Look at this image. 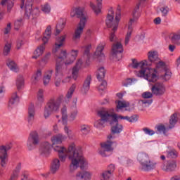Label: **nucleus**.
<instances>
[{
  "instance_id": "nucleus-1",
  "label": "nucleus",
  "mask_w": 180,
  "mask_h": 180,
  "mask_svg": "<svg viewBox=\"0 0 180 180\" xmlns=\"http://www.w3.org/2000/svg\"><path fill=\"white\" fill-rule=\"evenodd\" d=\"M67 139L65 135L58 134L51 138V144L49 142H44L39 148V154L42 157H49L51 151V147L54 151L58 154V157L62 162H65L67 157L71 161L70 165V172H74L75 169L80 167L81 169H88L89 164L82 153L81 148H77L75 143H72L69 145L68 149L63 146H58L61 144L64 140Z\"/></svg>"
},
{
  "instance_id": "nucleus-2",
  "label": "nucleus",
  "mask_w": 180,
  "mask_h": 180,
  "mask_svg": "<svg viewBox=\"0 0 180 180\" xmlns=\"http://www.w3.org/2000/svg\"><path fill=\"white\" fill-rule=\"evenodd\" d=\"M150 63H148L147 60L137 62L136 59L132 60V68H141V70L136 72V75L140 78H144L148 82H156L158 80V75H157V69L148 68L150 67Z\"/></svg>"
},
{
  "instance_id": "nucleus-3",
  "label": "nucleus",
  "mask_w": 180,
  "mask_h": 180,
  "mask_svg": "<svg viewBox=\"0 0 180 180\" xmlns=\"http://www.w3.org/2000/svg\"><path fill=\"white\" fill-rule=\"evenodd\" d=\"M115 110L111 108L110 110L102 108L97 112L99 120L94 122V127L98 130H102L106 126V123L113 124V122H117V115L114 114Z\"/></svg>"
},
{
  "instance_id": "nucleus-4",
  "label": "nucleus",
  "mask_w": 180,
  "mask_h": 180,
  "mask_svg": "<svg viewBox=\"0 0 180 180\" xmlns=\"http://www.w3.org/2000/svg\"><path fill=\"white\" fill-rule=\"evenodd\" d=\"M84 11H85L84 7H79L75 8L70 13L71 18H74L75 15H77V18H82L76 30H75V34H73L74 41H77V40H79V39H81V34L84 32L85 25L88 20V16L84 15Z\"/></svg>"
},
{
  "instance_id": "nucleus-5",
  "label": "nucleus",
  "mask_w": 180,
  "mask_h": 180,
  "mask_svg": "<svg viewBox=\"0 0 180 180\" xmlns=\"http://www.w3.org/2000/svg\"><path fill=\"white\" fill-rule=\"evenodd\" d=\"M67 58V51H61L58 56H56V73H55V85L56 86H60L61 84V79L65 75L67 68L61 65L60 60H65Z\"/></svg>"
},
{
  "instance_id": "nucleus-6",
  "label": "nucleus",
  "mask_w": 180,
  "mask_h": 180,
  "mask_svg": "<svg viewBox=\"0 0 180 180\" xmlns=\"http://www.w3.org/2000/svg\"><path fill=\"white\" fill-rule=\"evenodd\" d=\"M64 100V95L60 94L57 98H51L49 100L44 110V117L45 119L50 117L51 113H57L60 111L61 102Z\"/></svg>"
},
{
  "instance_id": "nucleus-7",
  "label": "nucleus",
  "mask_w": 180,
  "mask_h": 180,
  "mask_svg": "<svg viewBox=\"0 0 180 180\" xmlns=\"http://www.w3.org/2000/svg\"><path fill=\"white\" fill-rule=\"evenodd\" d=\"M145 1L146 0H139L134 9L132 13V18L129 20L128 23V32L125 37V44H129V42L130 41V37H131V33H133V25H134V23L139 20L140 16H141V13L140 12V6L143 5V2H145Z\"/></svg>"
},
{
  "instance_id": "nucleus-8",
  "label": "nucleus",
  "mask_w": 180,
  "mask_h": 180,
  "mask_svg": "<svg viewBox=\"0 0 180 180\" xmlns=\"http://www.w3.org/2000/svg\"><path fill=\"white\" fill-rule=\"evenodd\" d=\"M122 13H120V8H117L115 13V11L112 8L108 10L107 18L105 20V25L107 27L112 29V32H116L117 27H119V22H120V18Z\"/></svg>"
},
{
  "instance_id": "nucleus-9",
  "label": "nucleus",
  "mask_w": 180,
  "mask_h": 180,
  "mask_svg": "<svg viewBox=\"0 0 180 180\" xmlns=\"http://www.w3.org/2000/svg\"><path fill=\"white\" fill-rule=\"evenodd\" d=\"M137 161H139L142 171L146 172L153 171L157 167V162L151 160L148 154L146 153H139L137 155Z\"/></svg>"
},
{
  "instance_id": "nucleus-10",
  "label": "nucleus",
  "mask_w": 180,
  "mask_h": 180,
  "mask_svg": "<svg viewBox=\"0 0 180 180\" xmlns=\"http://www.w3.org/2000/svg\"><path fill=\"white\" fill-rule=\"evenodd\" d=\"M51 37V26L48 25L46 27V29L45 30V32L44 33V37L42 38V41L44 44L40 45L37 48V49L34 51V56L32 57V58L34 60H37L40 56H42L44 53V50L46 49L45 44H47L49 42V40H50Z\"/></svg>"
},
{
  "instance_id": "nucleus-11",
  "label": "nucleus",
  "mask_w": 180,
  "mask_h": 180,
  "mask_svg": "<svg viewBox=\"0 0 180 180\" xmlns=\"http://www.w3.org/2000/svg\"><path fill=\"white\" fill-rule=\"evenodd\" d=\"M32 6L33 0H27L25 5V17L26 19H30V18H32V19H34V18L40 15V8L39 7H35L32 9Z\"/></svg>"
},
{
  "instance_id": "nucleus-12",
  "label": "nucleus",
  "mask_w": 180,
  "mask_h": 180,
  "mask_svg": "<svg viewBox=\"0 0 180 180\" xmlns=\"http://www.w3.org/2000/svg\"><path fill=\"white\" fill-rule=\"evenodd\" d=\"M12 148V143H8L4 146H0V162L1 167L5 168L6 163L8 162V151Z\"/></svg>"
},
{
  "instance_id": "nucleus-13",
  "label": "nucleus",
  "mask_w": 180,
  "mask_h": 180,
  "mask_svg": "<svg viewBox=\"0 0 180 180\" xmlns=\"http://www.w3.org/2000/svg\"><path fill=\"white\" fill-rule=\"evenodd\" d=\"M178 117V114L174 113L170 117L169 120V126L166 128L164 125H159L156 127L157 129V134L159 133H163V134H166L167 131L169 130L170 129H174L175 127V124H176V122H178V120L176 119Z\"/></svg>"
},
{
  "instance_id": "nucleus-14",
  "label": "nucleus",
  "mask_w": 180,
  "mask_h": 180,
  "mask_svg": "<svg viewBox=\"0 0 180 180\" xmlns=\"http://www.w3.org/2000/svg\"><path fill=\"white\" fill-rule=\"evenodd\" d=\"M40 143V139L39 138V134L36 131H32L30 134V136L28 137L27 141V147L30 151L32 150H34L36 148V146Z\"/></svg>"
},
{
  "instance_id": "nucleus-15",
  "label": "nucleus",
  "mask_w": 180,
  "mask_h": 180,
  "mask_svg": "<svg viewBox=\"0 0 180 180\" xmlns=\"http://www.w3.org/2000/svg\"><path fill=\"white\" fill-rule=\"evenodd\" d=\"M113 142L107 141L101 143V148L98 150V154L102 157H108L106 153H112L113 151Z\"/></svg>"
},
{
  "instance_id": "nucleus-16",
  "label": "nucleus",
  "mask_w": 180,
  "mask_h": 180,
  "mask_svg": "<svg viewBox=\"0 0 180 180\" xmlns=\"http://www.w3.org/2000/svg\"><path fill=\"white\" fill-rule=\"evenodd\" d=\"M160 168L164 172H174L176 169V162L175 160L165 161L161 163Z\"/></svg>"
},
{
  "instance_id": "nucleus-17",
  "label": "nucleus",
  "mask_w": 180,
  "mask_h": 180,
  "mask_svg": "<svg viewBox=\"0 0 180 180\" xmlns=\"http://www.w3.org/2000/svg\"><path fill=\"white\" fill-rule=\"evenodd\" d=\"M124 51L123 45L120 42L114 44L112 47V55L114 58H116L117 61L122 58V53Z\"/></svg>"
},
{
  "instance_id": "nucleus-18",
  "label": "nucleus",
  "mask_w": 180,
  "mask_h": 180,
  "mask_svg": "<svg viewBox=\"0 0 180 180\" xmlns=\"http://www.w3.org/2000/svg\"><path fill=\"white\" fill-rule=\"evenodd\" d=\"M165 85L162 83H155V84L152 85L151 87V92L153 95L156 96H162L165 94Z\"/></svg>"
},
{
  "instance_id": "nucleus-19",
  "label": "nucleus",
  "mask_w": 180,
  "mask_h": 180,
  "mask_svg": "<svg viewBox=\"0 0 180 180\" xmlns=\"http://www.w3.org/2000/svg\"><path fill=\"white\" fill-rule=\"evenodd\" d=\"M65 39H67V35L64 34L60 37H57L56 38V41H55V46L53 50V53H57L63 46H64V42L65 41Z\"/></svg>"
},
{
  "instance_id": "nucleus-20",
  "label": "nucleus",
  "mask_w": 180,
  "mask_h": 180,
  "mask_svg": "<svg viewBox=\"0 0 180 180\" xmlns=\"http://www.w3.org/2000/svg\"><path fill=\"white\" fill-rule=\"evenodd\" d=\"M34 116H36V110L34 109V105L31 104L28 108V112L27 116V122L28 124H33L34 123Z\"/></svg>"
},
{
  "instance_id": "nucleus-21",
  "label": "nucleus",
  "mask_w": 180,
  "mask_h": 180,
  "mask_svg": "<svg viewBox=\"0 0 180 180\" xmlns=\"http://www.w3.org/2000/svg\"><path fill=\"white\" fill-rule=\"evenodd\" d=\"M82 67H84V61H82V59H79L72 70V78L75 81H77L78 78V72H79V70H81Z\"/></svg>"
},
{
  "instance_id": "nucleus-22",
  "label": "nucleus",
  "mask_w": 180,
  "mask_h": 180,
  "mask_svg": "<svg viewBox=\"0 0 180 180\" xmlns=\"http://www.w3.org/2000/svg\"><path fill=\"white\" fill-rule=\"evenodd\" d=\"M70 56L72 58L70 60H67L65 63H64V59L62 60H60V63L61 64V65H63V67H65L66 70H67V65H70L72 64V63L75 61V58L78 57V50H72L70 52Z\"/></svg>"
},
{
  "instance_id": "nucleus-23",
  "label": "nucleus",
  "mask_w": 180,
  "mask_h": 180,
  "mask_svg": "<svg viewBox=\"0 0 180 180\" xmlns=\"http://www.w3.org/2000/svg\"><path fill=\"white\" fill-rule=\"evenodd\" d=\"M102 1L103 0H96L97 4L94 3H90V8L92 9L93 12L98 16L102 13Z\"/></svg>"
},
{
  "instance_id": "nucleus-24",
  "label": "nucleus",
  "mask_w": 180,
  "mask_h": 180,
  "mask_svg": "<svg viewBox=\"0 0 180 180\" xmlns=\"http://www.w3.org/2000/svg\"><path fill=\"white\" fill-rule=\"evenodd\" d=\"M91 81L92 78L91 77V76H88L84 80L83 86L81 89V92L83 95H86V93L89 91Z\"/></svg>"
},
{
  "instance_id": "nucleus-25",
  "label": "nucleus",
  "mask_w": 180,
  "mask_h": 180,
  "mask_svg": "<svg viewBox=\"0 0 180 180\" xmlns=\"http://www.w3.org/2000/svg\"><path fill=\"white\" fill-rule=\"evenodd\" d=\"M153 103V100H139L137 103V107L139 110H146V108H148L150 105Z\"/></svg>"
},
{
  "instance_id": "nucleus-26",
  "label": "nucleus",
  "mask_w": 180,
  "mask_h": 180,
  "mask_svg": "<svg viewBox=\"0 0 180 180\" xmlns=\"http://www.w3.org/2000/svg\"><path fill=\"white\" fill-rule=\"evenodd\" d=\"M78 115V109H77V100L73 101V106L71 108V112L69 115V122H74Z\"/></svg>"
},
{
  "instance_id": "nucleus-27",
  "label": "nucleus",
  "mask_w": 180,
  "mask_h": 180,
  "mask_svg": "<svg viewBox=\"0 0 180 180\" xmlns=\"http://www.w3.org/2000/svg\"><path fill=\"white\" fill-rule=\"evenodd\" d=\"M20 101V98H19V96H18V94L15 92L11 96V98L8 103V106H10V108H15V106H17L19 104Z\"/></svg>"
},
{
  "instance_id": "nucleus-28",
  "label": "nucleus",
  "mask_w": 180,
  "mask_h": 180,
  "mask_svg": "<svg viewBox=\"0 0 180 180\" xmlns=\"http://www.w3.org/2000/svg\"><path fill=\"white\" fill-rule=\"evenodd\" d=\"M6 63L11 71H13V72H19V66L12 59H7Z\"/></svg>"
},
{
  "instance_id": "nucleus-29",
  "label": "nucleus",
  "mask_w": 180,
  "mask_h": 180,
  "mask_svg": "<svg viewBox=\"0 0 180 180\" xmlns=\"http://www.w3.org/2000/svg\"><path fill=\"white\" fill-rule=\"evenodd\" d=\"M118 120H117V122H112V124L115 123V124L111 128V131L112 134H119L120 133H122V131H123V126L119 124Z\"/></svg>"
},
{
  "instance_id": "nucleus-30",
  "label": "nucleus",
  "mask_w": 180,
  "mask_h": 180,
  "mask_svg": "<svg viewBox=\"0 0 180 180\" xmlns=\"http://www.w3.org/2000/svg\"><path fill=\"white\" fill-rule=\"evenodd\" d=\"M105 46H106L105 42H101L98 44L95 52V55L97 56V57H101V58H105V54L103 53Z\"/></svg>"
},
{
  "instance_id": "nucleus-31",
  "label": "nucleus",
  "mask_w": 180,
  "mask_h": 180,
  "mask_svg": "<svg viewBox=\"0 0 180 180\" xmlns=\"http://www.w3.org/2000/svg\"><path fill=\"white\" fill-rule=\"evenodd\" d=\"M60 167H61V164L60 163V160L56 158L53 159L51 165V172L52 174H56L58 169H60Z\"/></svg>"
},
{
  "instance_id": "nucleus-32",
  "label": "nucleus",
  "mask_w": 180,
  "mask_h": 180,
  "mask_svg": "<svg viewBox=\"0 0 180 180\" xmlns=\"http://www.w3.org/2000/svg\"><path fill=\"white\" fill-rule=\"evenodd\" d=\"M119 119H120L121 120H127L130 123H134L137 122V120H139V117H137V115H132L131 117H129V116H122V115H117V120H119Z\"/></svg>"
},
{
  "instance_id": "nucleus-33",
  "label": "nucleus",
  "mask_w": 180,
  "mask_h": 180,
  "mask_svg": "<svg viewBox=\"0 0 180 180\" xmlns=\"http://www.w3.org/2000/svg\"><path fill=\"white\" fill-rule=\"evenodd\" d=\"M169 37L174 44L180 45V30L171 33Z\"/></svg>"
},
{
  "instance_id": "nucleus-34",
  "label": "nucleus",
  "mask_w": 180,
  "mask_h": 180,
  "mask_svg": "<svg viewBox=\"0 0 180 180\" xmlns=\"http://www.w3.org/2000/svg\"><path fill=\"white\" fill-rule=\"evenodd\" d=\"M148 60L152 63L158 61V52L157 51H150L148 53Z\"/></svg>"
},
{
  "instance_id": "nucleus-35",
  "label": "nucleus",
  "mask_w": 180,
  "mask_h": 180,
  "mask_svg": "<svg viewBox=\"0 0 180 180\" xmlns=\"http://www.w3.org/2000/svg\"><path fill=\"white\" fill-rule=\"evenodd\" d=\"M22 169V163H18L13 170L10 179L8 180H16L19 178V172Z\"/></svg>"
},
{
  "instance_id": "nucleus-36",
  "label": "nucleus",
  "mask_w": 180,
  "mask_h": 180,
  "mask_svg": "<svg viewBox=\"0 0 180 180\" xmlns=\"http://www.w3.org/2000/svg\"><path fill=\"white\" fill-rule=\"evenodd\" d=\"M41 78V70L38 69L37 72L32 75L31 78V83L32 85H36L40 79Z\"/></svg>"
},
{
  "instance_id": "nucleus-37",
  "label": "nucleus",
  "mask_w": 180,
  "mask_h": 180,
  "mask_svg": "<svg viewBox=\"0 0 180 180\" xmlns=\"http://www.w3.org/2000/svg\"><path fill=\"white\" fill-rule=\"evenodd\" d=\"M105 75H106V70H105V68L103 67L98 68L97 71V75H96L97 79L98 81H103Z\"/></svg>"
},
{
  "instance_id": "nucleus-38",
  "label": "nucleus",
  "mask_w": 180,
  "mask_h": 180,
  "mask_svg": "<svg viewBox=\"0 0 180 180\" xmlns=\"http://www.w3.org/2000/svg\"><path fill=\"white\" fill-rule=\"evenodd\" d=\"M165 74L160 76V78L163 79V81H169L171 79V77H172V72H171V70L168 68H165Z\"/></svg>"
},
{
  "instance_id": "nucleus-39",
  "label": "nucleus",
  "mask_w": 180,
  "mask_h": 180,
  "mask_svg": "<svg viewBox=\"0 0 180 180\" xmlns=\"http://www.w3.org/2000/svg\"><path fill=\"white\" fill-rule=\"evenodd\" d=\"M53 75V70H48L44 76V85L46 86L48 84H50L51 81V76Z\"/></svg>"
},
{
  "instance_id": "nucleus-40",
  "label": "nucleus",
  "mask_w": 180,
  "mask_h": 180,
  "mask_svg": "<svg viewBox=\"0 0 180 180\" xmlns=\"http://www.w3.org/2000/svg\"><path fill=\"white\" fill-rule=\"evenodd\" d=\"M7 4V11L8 12H11L12 11V8H13V0H1V5L2 6H5Z\"/></svg>"
},
{
  "instance_id": "nucleus-41",
  "label": "nucleus",
  "mask_w": 180,
  "mask_h": 180,
  "mask_svg": "<svg viewBox=\"0 0 180 180\" xmlns=\"http://www.w3.org/2000/svg\"><path fill=\"white\" fill-rule=\"evenodd\" d=\"M16 86L18 89H22L25 86V78H23V76L19 75L17 77Z\"/></svg>"
},
{
  "instance_id": "nucleus-42",
  "label": "nucleus",
  "mask_w": 180,
  "mask_h": 180,
  "mask_svg": "<svg viewBox=\"0 0 180 180\" xmlns=\"http://www.w3.org/2000/svg\"><path fill=\"white\" fill-rule=\"evenodd\" d=\"M41 11L43 13H45V15H49V13L51 12V6H50L49 4L46 3L41 6Z\"/></svg>"
},
{
  "instance_id": "nucleus-43",
  "label": "nucleus",
  "mask_w": 180,
  "mask_h": 180,
  "mask_svg": "<svg viewBox=\"0 0 180 180\" xmlns=\"http://www.w3.org/2000/svg\"><path fill=\"white\" fill-rule=\"evenodd\" d=\"M130 106V103L124 101H118L117 102V109H123V108H127Z\"/></svg>"
},
{
  "instance_id": "nucleus-44",
  "label": "nucleus",
  "mask_w": 180,
  "mask_h": 180,
  "mask_svg": "<svg viewBox=\"0 0 180 180\" xmlns=\"http://www.w3.org/2000/svg\"><path fill=\"white\" fill-rule=\"evenodd\" d=\"M75 88H77V84H72V86H70V88L69 89L66 94L67 99H71V98H72V95L75 91Z\"/></svg>"
},
{
  "instance_id": "nucleus-45",
  "label": "nucleus",
  "mask_w": 180,
  "mask_h": 180,
  "mask_svg": "<svg viewBox=\"0 0 180 180\" xmlns=\"http://www.w3.org/2000/svg\"><path fill=\"white\" fill-rule=\"evenodd\" d=\"M137 82V79L136 78H128L126 79L123 86H130V85H134Z\"/></svg>"
},
{
  "instance_id": "nucleus-46",
  "label": "nucleus",
  "mask_w": 180,
  "mask_h": 180,
  "mask_svg": "<svg viewBox=\"0 0 180 180\" xmlns=\"http://www.w3.org/2000/svg\"><path fill=\"white\" fill-rule=\"evenodd\" d=\"M112 175L113 174H111L109 172H108V170H105L100 174L101 180H109L110 179V176H112Z\"/></svg>"
},
{
  "instance_id": "nucleus-47",
  "label": "nucleus",
  "mask_w": 180,
  "mask_h": 180,
  "mask_svg": "<svg viewBox=\"0 0 180 180\" xmlns=\"http://www.w3.org/2000/svg\"><path fill=\"white\" fill-rule=\"evenodd\" d=\"M23 23H24L23 19L18 18L14 22V29L15 30H19V28L22 27V26H23Z\"/></svg>"
},
{
  "instance_id": "nucleus-48",
  "label": "nucleus",
  "mask_w": 180,
  "mask_h": 180,
  "mask_svg": "<svg viewBox=\"0 0 180 180\" xmlns=\"http://www.w3.org/2000/svg\"><path fill=\"white\" fill-rule=\"evenodd\" d=\"M81 133H82L84 136H86V134H89V131H91V127L89 125H82L80 129Z\"/></svg>"
},
{
  "instance_id": "nucleus-49",
  "label": "nucleus",
  "mask_w": 180,
  "mask_h": 180,
  "mask_svg": "<svg viewBox=\"0 0 180 180\" xmlns=\"http://www.w3.org/2000/svg\"><path fill=\"white\" fill-rule=\"evenodd\" d=\"M37 101L38 102L43 103L44 102V90L39 89L37 93Z\"/></svg>"
},
{
  "instance_id": "nucleus-50",
  "label": "nucleus",
  "mask_w": 180,
  "mask_h": 180,
  "mask_svg": "<svg viewBox=\"0 0 180 180\" xmlns=\"http://www.w3.org/2000/svg\"><path fill=\"white\" fill-rule=\"evenodd\" d=\"M11 49H12V44L11 43H6L3 51L4 56H8L11 52Z\"/></svg>"
},
{
  "instance_id": "nucleus-51",
  "label": "nucleus",
  "mask_w": 180,
  "mask_h": 180,
  "mask_svg": "<svg viewBox=\"0 0 180 180\" xmlns=\"http://www.w3.org/2000/svg\"><path fill=\"white\" fill-rule=\"evenodd\" d=\"M63 131L68 137V139H72V131L70 129L68 125L64 126Z\"/></svg>"
},
{
  "instance_id": "nucleus-52",
  "label": "nucleus",
  "mask_w": 180,
  "mask_h": 180,
  "mask_svg": "<svg viewBox=\"0 0 180 180\" xmlns=\"http://www.w3.org/2000/svg\"><path fill=\"white\" fill-rule=\"evenodd\" d=\"M102 82L98 86V92H105V89H106V86H108V82L105 80H101Z\"/></svg>"
},
{
  "instance_id": "nucleus-53",
  "label": "nucleus",
  "mask_w": 180,
  "mask_h": 180,
  "mask_svg": "<svg viewBox=\"0 0 180 180\" xmlns=\"http://www.w3.org/2000/svg\"><path fill=\"white\" fill-rule=\"evenodd\" d=\"M83 49H84V55L86 56L87 58H89V57H91V54H90L89 51H91V49H92V45L89 44V45L83 47Z\"/></svg>"
},
{
  "instance_id": "nucleus-54",
  "label": "nucleus",
  "mask_w": 180,
  "mask_h": 180,
  "mask_svg": "<svg viewBox=\"0 0 180 180\" xmlns=\"http://www.w3.org/2000/svg\"><path fill=\"white\" fill-rule=\"evenodd\" d=\"M160 11L162 13V16L165 17L169 12V8L167 6H164L160 8Z\"/></svg>"
},
{
  "instance_id": "nucleus-55",
  "label": "nucleus",
  "mask_w": 180,
  "mask_h": 180,
  "mask_svg": "<svg viewBox=\"0 0 180 180\" xmlns=\"http://www.w3.org/2000/svg\"><path fill=\"white\" fill-rule=\"evenodd\" d=\"M176 157H178V152H176L175 149H172V150L167 152L168 158H176Z\"/></svg>"
},
{
  "instance_id": "nucleus-56",
  "label": "nucleus",
  "mask_w": 180,
  "mask_h": 180,
  "mask_svg": "<svg viewBox=\"0 0 180 180\" xmlns=\"http://www.w3.org/2000/svg\"><path fill=\"white\" fill-rule=\"evenodd\" d=\"M91 179H92V173L88 171L83 172V180H91Z\"/></svg>"
},
{
  "instance_id": "nucleus-57",
  "label": "nucleus",
  "mask_w": 180,
  "mask_h": 180,
  "mask_svg": "<svg viewBox=\"0 0 180 180\" xmlns=\"http://www.w3.org/2000/svg\"><path fill=\"white\" fill-rule=\"evenodd\" d=\"M156 68L158 70L160 68H163V70H165V68H168V67H167V65L165 64V62L162 61V60H159L158 63H156Z\"/></svg>"
},
{
  "instance_id": "nucleus-58",
  "label": "nucleus",
  "mask_w": 180,
  "mask_h": 180,
  "mask_svg": "<svg viewBox=\"0 0 180 180\" xmlns=\"http://www.w3.org/2000/svg\"><path fill=\"white\" fill-rule=\"evenodd\" d=\"M56 27L60 29V30H63L64 27H65V20H64V19H60L59 23L56 25Z\"/></svg>"
},
{
  "instance_id": "nucleus-59",
  "label": "nucleus",
  "mask_w": 180,
  "mask_h": 180,
  "mask_svg": "<svg viewBox=\"0 0 180 180\" xmlns=\"http://www.w3.org/2000/svg\"><path fill=\"white\" fill-rule=\"evenodd\" d=\"M153 95L154 94L153 93L150 91H146L142 94V98H143V99H151Z\"/></svg>"
},
{
  "instance_id": "nucleus-60",
  "label": "nucleus",
  "mask_w": 180,
  "mask_h": 180,
  "mask_svg": "<svg viewBox=\"0 0 180 180\" xmlns=\"http://www.w3.org/2000/svg\"><path fill=\"white\" fill-rule=\"evenodd\" d=\"M143 130L145 134H147L148 136H153V134H155V131L150 128H143Z\"/></svg>"
},
{
  "instance_id": "nucleus-61",
  "label": "nucleus",
  "mask_w": 180,
  "mask_h": 180,
  "mask_svg": "<svg viewBox=\"0 0 180 180\" xmlns=\"http://www.w3.org/2000/svg\"><path fill=\"white\" fill-rule=\"evenodd\" d=\"M108 172L110 173L111 175H113V173L115 172V169H116V167L113 164H110L108 166Z\"/></svg>"
},
{
  "instance_id": "nucleus-62",
  "label": "nucleus",
  "mask_w": 180,
  "mask_h": 180,
  "mask_svg": "<svg viewBox=\"0 0 180 180\" xmlns=\"http://www.w3.org/2000/svg\"><path fill=\"white\" fill-rule=\"evenodd\" d=\"M12 30V24L11 22L7 24V26L4 29V34H9V32Z\"/></svg>"
},
{
  "instance_id": "nucleus-63",
  "label": "nucleus",
  "mask_w": 180,
  "mask_h": 180,
  "mask_svg": "<svg viewBox=\"0 0 180 180\" xmlns=\"http://www.w3.org/2000/svg\"><path fill=\"white\" fill-rule=\"evenodd\" d=\"M75 179L76 180H84V173L83 172H78L75 176Z\"/></svg>"
},
{
  "instance_id": "nucleus-64",
  "label": "nucleus",
  "mask_w": 180,
  "mask_h": 180,
  "mask_svg": "<svg viewBox=\"0 0 180 180\" xmlns=\"http://www.w3.org/2000/svg\"><path fill=\"white\" fill-rule=\"evenodd\" d=\"M115 32L116 31H112L110 34V41L111 42L116 41V35L115 34Z\"/></svg>"
}]
</instances>
